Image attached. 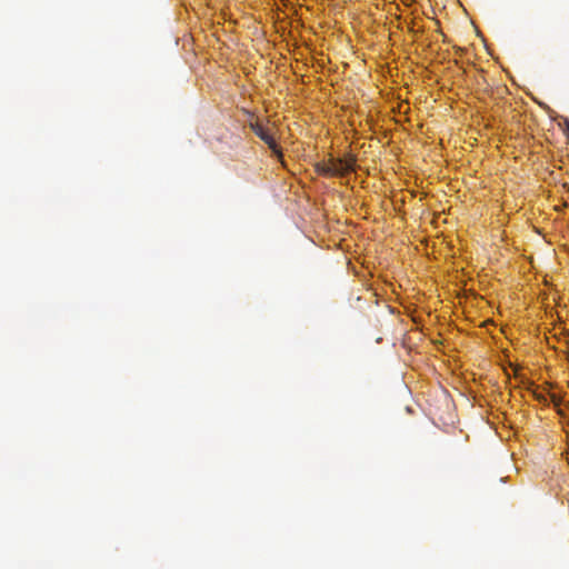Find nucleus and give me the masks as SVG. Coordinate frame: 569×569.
<instances>
[{"label":"nucleus","mask_w":569,"mask_h":569,"mask_svg":"<svg viewBox=\"0 0 569 569\" xmlns=\"http://www.w3.org/2000/svg\"><path fill=\"white\" fill-rule=\"evenodd\" d=\"M355 170V160L349 159H336L331 158L327 162H319L316 166V171L325 177H342L350 171Z\"/></svg>","instance_id":"obj_1"},{"label":"nucleus","mask_w":569,"mask_h":569,"mask_svg":"<svg viewBox=\"0 0 569 569\" xmlns=\"http://www.w3.org/2000/svg\"><path fill=\"white\" fill-rule=\"evenodd\" d=\"M251 129L256 136H258L266 144H268L272 153H274L277 157H281V150L278 143L262 124L252 123Z\"/></svg>","instance_id":"obj_2"},{"label":"nucleus","mask_w":569,"mask_h":569,"mask_svg":"<svg viewBox=\"0 0 569 569\" xmlns=\"http://www.w3.org/2000/svg\"><path fill=\"white\" fill-rule=\"evenodd\" d=\"M563 124H565V133L569 138V118H566L563 120Z\"/></svg>","instance_id":"obj_3"}]
</instances>
